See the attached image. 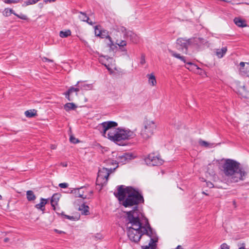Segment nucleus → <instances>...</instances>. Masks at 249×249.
<instances>
[{"instance_id":"nucleus-41","label":"nucleus","mask_w":249,"mask_h":249,"mask_svg":"<svg viewBox=\"0 0 249 249\" xmlns=\"http://www.w3.org/2000/svg\"><path fill=\"white\" fill-rule=\"evenodd\" d=\"M221 249H229V246L226 243L222 244L220 246Z\"/></svg>"},{"instance_id":"nucleus-40","label":"nucleus","mask_w":249,"mask_h":249,"mask_svg":"<svg viewBox=\"0 0 249 249\" xmlns=\"http://www.w3.org/2000/svg\"><path fill=\"white\" fill-rule=\"evenodd\" d=\"M59 186L61 188H66L68 187L67 183H61L59 184Z\"/></svg>"},{"instance_id":"nucleus-36","label":"nucleus","mask_w":249,"mask_h":249,"mask_svg":"<svg viewBox=\"0 0 249 249\" xmlns=\"http://www.w3.org/2000/svg\"><path fill=\"white\" fill-rule=\"evenodd\" d=\"M15 16L21 19L27 20L28 19L27 17L25 15L22 14H20L19 15L16 13L15 14Z\"/></svg>"},{"instance_id":"nucleus-23","label":"nucleus","mask_w":249,"mask_h":249,"mask_svg":"<svg viewBox=\"0 0 249 249\" xmlns=\"http://www.w3.org/2000/svg\"><path fill=\"white\" fill-rule=\"evenodd\" d=\"M147 77L148 78V83L152 86H154L157 84V81L156 79V77L155 75L153 73L148 74L146 75Z\"/></svg>"},{"instance_id":"nucleus-1","label":"nucleus","mask_w":249,"mask_h":249,"mask_svg":"<svg viewBox=\"0 0 249 249\" xmlns=\"http://www.w3.org/2000/svg\"><path fill=\"white\" fill-rule=\"evenodd\" d=\"M128 223H127V235L130 240L134 242L140 241L142 236L146 234L150 238L148 246L144 249H154L158 238L150 226L148 219L141 215L139 212H126Z\"/></svg>"},{"instance_id":"nucleus-39","label":"nucleus","mask_w":249,"mask_h":249,"mask_svg":"<svg viewBox=\"0 0 249 249\" xmlns=\"http://www.w3.org/2000/svg\"><path fill=\"white\" fill-rule=\"evenodd\" d=\"M4 2L5 3H7V4H10V3H18L19 0H4Z\"/></svg>"},{"instance_id":"nucleus-37","label":"nucleus","mask_w":249,"mask_h":249,"mask_svg":"<svg viewBox=\"0 0 249 249\" xmlns=\"http://www.w3.org/2000/svg\"><path fill=\"white\" fill-rule=\"evenodd\" d=\"M140 63L142 65H143L145 63V55L143 54L141 55Z\"/></svg>"},{"instance_id":"nucleus-46","label":"nucleus","mask_w":249,"mask_h":249,"mask_svg":"<svg viewBox=\"0 0 249 249\" xmlns=\"http://www.w3.org/2000/svg\"><path fill=\"white\" fill-rule=\"evenodd\" d=\"M54 231L56 232V233H59V234H61V233H64V231H59L57 229H54Z\"/></svg>"},{"instance_id":"nucleus-42","label":"nucleus","mask_w":249,"mask_h":249,"mask_svg":"<svg viewBox=\"0 0 249 249\" xmlns=\"http://www.w3.org/2000/svg\"><path fill=\"white\" fill-rule=\"evenodd\" d=\"M94 237L96 239H101L103 238V236L100 233H97Z\"/></svg>"},{"instance_id":"nucleus-22","label":"nucleus","mask_w":249,"mask_h":249,"mask_svg":"<svg viewBox=\"0 0 249 249\" xmlns=\"http://www.w3.org/2000/svg\"><path fill=\"white\" fill-rule=\"evenodd\" d=\"M234 22L238 27H244L247 26L245 21L239 18H235L234 19Z\"/></svg>"},{"instance_id":"nucleus-24","label":"nucleus","mask_w":249,"mask_h":249,"mask_svg":"<svg viewBox=\"0 0 249 249\" xmlns=\"http://www.w3.org/2000/svg\"><path fill=\"white\" fill-rule=\"evenodd\" d=\"M76 108V105L73 103H68L66 104L64 106V109L67 111H69L71 110H74Z\"/></svg>"},{"instance_id":"nucleus-30","label":"nucleus","mask_w":249,"mask_h":249,"mask_svg":"<svg viewBox=\"0 0 249 249\" xmlns=\"http://www.w3.org/2000/svg\"><path fill=\"white\" fill-rule=\"evenodd\" d=\"M73 89H74V88L71 87L69 89L68 91L65 93L66 98H67L69 101L72 100V99L71 98L70 95L73 92H75V90Z\"/></svg>"},{"instance_id":"nucleus-15","label":"nucleus","mask_w":249,"mask_h":249,"mask_svg":"<svg viewBox=\"0 0 249 249\" xmlns=\"http://www.w3.org/2000/svg\"><path fill=\"white\" fill-rule=\"evenodd\" d=\"M127 36L133 43H138L140 41L139 36L132 32H128L127 33Z\"/></svg>"},{"instance_id":"nucleus-52","label":"nucleus","mask_w":249,"mask_h":249,"mask_svg":"<svg viewBox=\"0 0 249 249\" xmlns=\"http://www.w3.org/2000/svg\"><path fill=\"white\" fill-rule=\"evenodd\" d=\"M62 165L64 167H66L67 166V164L66 163H62Z\"/></svg>"},{"instance_id":"nucleus-35","label":"nucleus","mask_w":249,"mask_h":249,"mask_svg":"<svg viewBox=\"0 0 249 249\" xmlns=\"http://www.w3.org/2000/svg\"><path fill=\"white\" fill-rule=\"evenodd\" d=\"M40 0H28L25 2V4L26 6L34 4Z\"/></svg>"},{"instance_id":"nucleus-8","label":"nucleus","mask_w":249,"mask_h":249,"mask_svg":"<svg viewBox=\"0 0 249 249\" xmlns=\"http://www.w3.org/2000/svg\"><path fill=\"white\" fill-rule=\"evenodd\" d=\"M177 48L178 50L181 49L184 51V53H187V49L190 46L189 39H186L183 38H179L177 40Z\"/></svg>"},{"instance_id":"nucleus-55","label":"nucleus","mask_w":249,"mask_h":249,"mask_svg":"<svg viewBox=\"0 0 249 249\" xmlns=\"http://www.w3.org/2000/svg\"><path fill=\"white\" fill-rule=\"evenodd\" d=\"M2 199V196L0 195V200Z\"/></svg>"},{"instance_id":"nucleus-31","label":"nucleus","mask_w":249,"mask_h":249,"mask_svg":"<svg viewBox=\"0 0 249 249\" xmlns=\"http://www.w3.org/2000/svg\"><path fill=\"white\" fill-rule=\"evenodd\" d=\"M199 144L204 147H212L213 146V143H210L208 142H207L203 141L202 140H200L199 141Z\"/></svg>"},{"instance_id":"nucleus-50","label":"nucleus","mask_w":249,"mask_h":249,"mask_svg":"<svg viewBox=\"0 0 249 249\" xmlns=\"http://www.w3.org/2000/svg\"><path fill=\"white\" fill-rule=\"evenodd\" d=\"M176 249H183V248L181 246L178 245L177 246V247L176 248Z\"/></svg>"},{"instance_id":"nucleus-53","label":"nucleus","mask_w":249,"mask_h":249,"mask_svg":"<svg viewBox=\"0 0 249 249\" xmlns=\"http://www.w3.org/2000/svg\"><path fill=\"white\" fill-rule=\"evenodd\" d=\"M51 148L52 149H54L55 148V146L54 145H52Z\"/></svg>"},{"instance_id":"nucleus-29","label":"nucleus","mask_w":249,"mask_h":249,"mask_svg":"<svg viewBox=\"0 0 249 249\" xmlns=\"http://www.w3.org/2000/svg\"><path fill=\"white\" fill-rule=\"evenodd\" d=\"M70 30H67L65 31H61L59 33V36L62 38L67 37L71 35Z\"/></svg>"},{"instance_id":"nucleus-19","label":"nucleus","mask_w":249,"mask_h":249,"mask_svg":"<svg viewBox=\"0 0 249 249\" xmlns=\"http://www.w3.org/2000/svg\"><path fill=\"white\" fill-rule=\"evenodd\" d=\"M47 199L41 198L40 203L36 204L35 207L37 209H39L43 211L45 209V206L47 204Z\"/></svg>"},{"instance_id":"nucleus-13","label":"nucleus","mask_w":249,"mask_h":249,"mask_svg":"<svg viewBox=\"0 0 249 249\" xmlns=\"http://www.w3.org/2000/svg\"><path fill=\"white\" fill-rule=\"evenodd\" d=\"M75 86L79 87L81 90H91L93 87L92 84H86L82 81H78Z\"/></svg>"},{"instance_id":"nucleus-4","label":"nucleus","mask_w":249,"mask_h":249,"mask_svg":"<svg viewBox=\"0 0 249 249\" xmlns=\"http://www.w3.org/2000/svg\"><path fill=\"white\" fill-rule=\"evenodd\" d=\"M221 171L230 182H238L244 180L247 175L245 169L239 162L231 159H227L221 165Z\"/></svg>"},{"instance_id":"nucleus-38","label":"nucleus","mask_w":249,"mask_h":249,"mask_svg":"<svg viewBox=\"0 0 249 249\" xmlns=\"http://www.w3.org/2000/svg\"><path fill=\"white\" fill-rule=\"evenodd\" d=\"M70 142L73 143L78 142L79 141L73 136H71L70 138Z\"/></svg>"},{"instance_id":"nucleus-6","label":"nucleus","mask_w":249,"mask_h":249,"mask_svg":"<svg viewBox=\"0 0 249 249\" xmlns=\"http://www.w3.org/2000/svg\"><path fill=\"white\" fill-rule=\"evenodd\" d=\"M115 170V168L104 167L99 170L97 178L96 179L97 185L101 186V187L105 185L107 182L108 178L111 173Z\"/></svg>"},{"instance_id":"nucleus-21","label":"nucleus","mask_w":249,"mask_h":249,"mask_svg":"<svg viewBox=\"0 0 249 249\" xmlns=\"http://www.w3.org/2000/svg\"><path fill=\"white\" fill-rule=\"evenodd\" d=\"M190 45H199L200 43L203 42V38L194 37L192 38L189 39Z\"/></svg>"},{"instance_id":"nucleus-54","label":"nucleus","mask_w":249,"mask_h":249,"mask_svg":"<svg viewBox=\"0 0 249 249\" xmlns=\"http://www.w3.org/2000/svg\"><path fill=\"white\" fill-rule=\"evenodd\" d=\"M238 249H245L244 247H240Z\"/></svg>"},{"instance_id":"nucleus-11","label":"nucleus","mask_w":249,"mask_h":249,"mask_svg":"<svg viewBox=\"0 0 249 249\" xmlns=\"http://www.w3.org/2000/svg\"><path fill=\"white\" fill-rule=\"evenodd\" d=\"M87 188L84 187L74 189L73 191L75 197H81L83 199L89 198L87 195H85V192L87 191Z\"/></svg>"},{"instance_id":"nucleus-56","label":"nucleus","mask_w":249,"mask_h":249,"mask_svg":"<svg viewBox=\"0 0 249 249\" xmlns=\"http://www.w3.org/2000/svg\"><path fill=\"white\" fill-rule=\"evenodd\" d=\"M89 192L91 194L92 193V192L91 191H90Z\"/></svg>"},{"instance_id":"nucleus-27","label":"nucleus","mask_w":249,"mask_h":249,"mask_svg":"<svg viewBox=\"0 0 249 249\" xmlns=\"http://www.w3.org/2000/svg\"><path fill=\"white\" fill-rule=\"evenodd\" d=\"M79 18L80 19L83 21H87L89 24L92 25V22L91 21H89V17L87 16V15L84 13L81 12L80 15L79 16Z\"/></svg>"},{"instance_id":"nucleus-10","label":"nucleus","mask_w":249,"mask_h":249,"mask_svg":"<svg viewBox=\"0 0 249 249\" xmlns=\"http://www.w3.org/2000/svg\"><path fill=\"white\" fill-rule=\"evenodd\" d=\"M132 156L129 153H122L118 155L117 159L119 162L124 164L125 162L131 160Z\"/></svg>"},{"instance_id":"nucleus-26","label":"nucleus","mask_w":249,"mask_h":249,"mask_svg":"<svg viewBox=\"0 0 249 249\" xmlns=\"http://www.w3.org/2000/svg\"><path fill=\"white\" fill-rule=\"evenodd\" d=\"M36 112L35 109L28 110L25 112V115L28 118H32L36 115Z\"/></svg>"},{"instance_id":"nucleus-48","label":"nucleus","mask_w":249,"mask_h":249,"mask_svg":"<svg viewBox=\"0 0 249 249\" xmlns=\"http://www.w3.org/2000/svg\"><path fill=\"white\" fill-rule=\"evenodd\" d=\"M65 216L67 218H68V219H73V217L71 216H69V215H65Z\"/></svg>"},{"instance_id":"nucleus-28","label":"nucleus","mask_w":249,"mask_h":249,"mask_svg":"<svg viewBox=\"0 0 249 249\" xmlns=\"http://www.w3.org/2000/svg\"><path fill=\"white\" fill-rule=\"evenodd\" d=\"M99 37L102 38H106V40L108 39L109 37H110V36L109 35L108 32L107 30H104L103 29H102L101 32Z\"/></svg>"},{"instance_id":"nucleus-47","label":"nucleus","mask_w":249,"mask_h":249,"mask_svg":"<svg viewBox=\"0 0 249 249\" xmlns=\"http://www.w3.org/2000/svg\"><path fill=\"white\" fill-rule=\"evenodd\" d=\"M73 89L75 90V92H76V95H77V92L78 91H79L81 89H80V88L78 87V88H74V89Z\"/></svg>"},{"instance_id":"nucleus-3","label":"nucleus","mask_w":249,"mask_h":249,"mask_svg":"<svg viewBox=\"0 0 249 249\" xmlns=\"http://www.w3.org/2000/svg\"><path fill=\"white\" fill-rule=\"evenodd\" d=\"M114 195L118 198L122 205L125 207H133V210L128 212H139L141 215L143 214L138 209V204L144 202L143 197L138 189L132 187H125L121 185L118 187V192Z\"/></svg>"},{"instance_id":"nucleus-44","label":"nucleus","mask_w":249,"mask_h":249,"mask_svg":"<svg viewBox=\"0 0 249 249\" xmlns=\"http://www.w3.org/2000/svg\"><path fill=\"white\" fill-rule=\"evenodd\" d=\"M106 67V68L109 71H110L111 72H113V71L112 70H111L110 69V68L109 67V65H107V64H105L104 65Z\"/></svg>"},{"instance_id":"nucleus-43","label":"nucleus","mask_w":249,"mask_h":249,"mask_svg":"<svg viewBox=\"0 0 249 249\" xmlns=\"http://www.w3.org/2000/svg\"><path fill=\"white\" fill-rule=\"evenodd\" d=\"M106 163H107V165L113 164V161L111 160H106Z\"/></svg>"},{"instance_id":"nucleus-17","label":"nucleus","mask_w":249,"mask_h":249,"mask_svg":"<svg viewBox=\"0 0 249 249\" xmlns=\"http://www.w3.org/2000/svg\"><path fill=\"white\" fill-rule=\"evenodd\" d=\"M249 65V63L241 62L239 64V71L240 74L245 75L247 73L248 67H245V65Z\"/></svg>"},{"instance_id":"nucleus-16","label":"nucleus","mask_w":249,"mask_h":249,"mask_svg":"<svg viewBox=\"0 0 249 249\" xmlns=\"http://www.w3.org/2000/svg\"><path fill=\"white\" fill-rule=\"evenodd\" d=\"M116 46L117 47L118 46L119 47V49L122 52H124L126 53L127 50L126 49L125 47L127 45V42H126V41L125 40H116Z\"/></svg>"},{"instance_id":"nucleus-5","label":"nucleus","mask_w":249,"mask_h":249,"mask_svg":"<svg viewBox=\"0 0 249 249\" xmlns=\"http://www.w3.org/2000/svg\"><path fill=\"white\" fill-rule=\"evenodd\" d=\"M156 127L157 125L154 120L145 119L141 131L142 137L144 140L149 139L153 135Z\"/></svg>"},{"instance_id":"nucleus-57","label":"nucleus","mask_w":249,"mask_h":249,"mask_svg":"<svg viewBox=\"0 0 249 249\" xmlns=\"http://www.w3.org/2000/svg\"><path fill=\"white\" fill-rule=\"evenodd\" d=\"M203 193L204 194H205L206 195H207V194H206V193H205L204 192H203Z\"/></svg>"},{"instance_id":"nucleus-32","label":"nucleus","mask_w":249,"mask_h":249,"mask_svg":"<svg viewBox=\"0 0 249 249\" xmlns=\"http://www.w3.org/2000/svg\"><path fill=\"white\" fill-rule=\"evenodd\" d=\"M14 14V15H15V14H16L15 11L12 9H9V8H5L4 9V15L6 16V17H8V16H9L11 14Z\"/></svg>"},{"instance_id":"nucleus-14","label":"nucleus","mask_w":249,"mask_h":249,"mask_svg":"<svg viewBox=\"0 0 249 249\" xmlns=\"http://www.w3.org/2000/svg\"><path fill=\"white\" fill-rule=\"evenodd\" d=\"M60 197V195L58 193L53 194L52 197L51 203V206L54 210H55V206L57 205Z\"/></svg>"},{"instance_id":"nucleus-12","label":"nucleus","mask_w":249,"mask_h":249,"mask_svg":"<svg viewBox=\"0 0 249 249\" xmlns=\"http://www.w3.org/2000/svg\"><path fill=\"white\" fill-rule=\"evenodd\" d=\"M105 43L107 47L109 48L110 52H115L117 50L118 47L116 46V42L114 43L111 37L106 40Z\"/></svg>"},{"instance_id":"nucleus-2","label":"nucleus","mask_w":249,"mask_h":249,"mask_svg":"<svg viewBox=\"0 0 249 249\" xmlns=\"http://www.w3.org/2000/svg\"><path fill=\"white\" fill-rule=\"evenodd\" d=\"M117 125L115 122L107 121L99 124L96 129L103 136L120 145H123L122 141L131 139L135 136L134 132L128 129L116 128Z\"/></svg>"},{"instance_id":"nucleus-33","label":"nucleus","mask_w":249,"mask_h":249,"mask_svg":"<svg viewBox=\"0 0 249 249\" xmlns=\"http://www.w3.org/2000/svg\"><path fill=\"white\" fill-rule=\"evenodd\" d=\"M102 30V28H101V26H95L94 27V33H95V36L99 37Z\"/></svg>"},{"instance_id":"nucleus-18","label":"nucleus","mask_w":249,"mask_h":249,"mask_svg":"<svg viewBox=\"0 0 249 249\" xmlns=\"http://www.w3.org/2000/svg\"><path fill=\"white\" fill-rule=\"evenodd\" d=\"M227 51V48L226 47H222L221 49H217L215 50V53L216 56L219 58H222Z\"/></svg>"},{"instance_id":"nucleus-51","label":"nucleus","mask_w":249,"mask_h":249,"mask_svg":"<svg viewBox=\"0 0 249 249\" xmlns=\"http://www.w3.org/2000/svg\"><path fill=\"white\" fill-rule=\"evenodd\" d=\"M9 240V238H5L4 239V241L5 242H8V241Z\"/></svg>"},{"instance_id":"nucleus-45","label":"nucleus","mask_w":249,"mask_h":249,"mask_svg":"<svg viewBox=\"0 0 249 249\" xmlns=\"http://www.w3.org/2000/svg\"><path fill=\"white\" fill-rule=\"evenodd\" d=\"M43 0L45 3H48V2L51 3L52 2L55 1L56 0Z\"/></svg>"},{"instance_id":"nucleus-34","label":"nucleus","mask_w":249,"mask_h":249,"mask_svg":"<svg viewBox=\"0 0 249 249\" xmlns=\"http://www.w3.org/2000/svg\"><path fill=\"white\" fill-rule=\"evenodd\" d=\"M206 185L208 187H209L210 188H213V187H216L217 188H222V186H221L220 185H218L217 184L214 185L213 183H212L210 181H206Z\"/></svg>"},{"instance_id":"nucleus-25","label":"nucleus","mask_w":249,"mask_h":249,"mask_svg":"<svg viewBox=\"0 0 249 249\" xmlns=\"http://www.w3.org/2000/svg\"><path fill=\"white\" fill-rule=\"evenodd\" d=\"M26 196L28 201H33L36 198V196L34 192L31 190L27 191Z\"/></svg>"},{"instance_id":"nucleus-7","label":"nucleus","mask_w":249,"mask_h":249,"mask_svg":"<svg viewBox=\"0 0 249 249\" xmlns=\"http://www.w3.org/2000/svg\"><path fill=\"white\" fill-rule=\"evenodd\" d=\"M147 164L150 166H159L163 163V160L154 154H150L145 159Z\"/></svg>"},{"instance_id":"nucleus-49","label":"nucleus","mask_w":249,"mask_h":249,"mask_svg":"<svg viewBox=\"0 0 249 249\" xmlns=\"http://www.w3.org/2000/svg\"><path fill=\"white\" fill-rule=\"evenodd\" d=\"M44 59H45V61H48V62H52L53 61V60H50L47 58H45Z\"/></svg>"},{"instance_id":"nucleus-20","label":"nucleus","mask_w":249,"mask_h":249,"mask_svg":"<svg viewBox=\"0 0 249 249\" xmlns=\"http://www.w3.org/2000/svg\"><path fill=\"white\" fill-rule=\"evenodd\" d=\"M78 210L81 211V213L83 215H87L89 214V207L84 204L79 206Z\"/></svg>"},{"instance_id":"nucleus-9","label":"nucleus","mask_w":249,"mask_h":249,"mask_svg":"<svg viewBox=\"0 0 249 249\" xmlns=\"http://www.w3.org/2000/svg\"><path fill=\"white\" fill-rule=\"evenodd\" d=\"M169 52L170 53L171 55L172 56H173V57H175L179 59L180 60L183 61L184 63H186L185 67L187 69L192 70L191 67H196V65H194L191 62L186 63V61H185V57L183 56H181L179 53H176L175 52H174L172 50H169Z\"/></svg>"}]
</instances>
